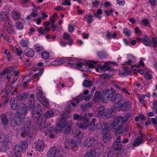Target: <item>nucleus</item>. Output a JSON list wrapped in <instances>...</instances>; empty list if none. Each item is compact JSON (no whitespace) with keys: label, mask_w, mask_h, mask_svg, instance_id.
<instances>
[{"label":"nucleus","mask_w":157,"mask_h":157,"mask_svg":"<svg viewBox=\"0 0 157 157\" xmlns=\"http://www.w3.org/2000/svg\"><path fill=\"white\" fill-rule=\"evenodd\" d=\"M93 115V113H88L83 117L81 121H78L77 124L80 128L83 129H87L88 128L89 130L93 131L98 128V125L99 124L96 125L94 123L89 122L91 119V116Z\"/></svg>","instance_id":"1"},{"label":"nucleus","mask_w":157,"mask_h":157,"mask_svg":"<svg viewBox=\"0 0 157 157\" xmlns=\"http://www.w3.org/2000/svg\"><path fill=\"white\" fill-rule=\"evenodd\" d=\"M97 132H100L103 135V140L105 142L108 141L111 138L109 132V127L105 122H101L98 125Z\"/></svg>","instance_id":"2"},{"label":"nucleus","mask_w":157,"mask_h":157,"mask_svg":"<svg viewBox=\"0 0 157 157\" xmlns=\"http://www.w3.org/2000/svg\"><path fill=\"white\" fill-rule=\"evenodd\" d=\"M63 129L65 133H69L71 130V125L64 119L61 118L57 123L55 131L56 133H59Z\"/></svg>","instance_id":"3"},{"label":"nucleus","mask_w":157,"mask_h":157,"mask_svg":"<svg viewBox=\"0 0 157 157\" xmlns=\"http://www.w3.org/2000/svg\"><path fill=\"white\" fill-rule=\"evenodd\" d=\"M124 122L123 118L121 117H118L114 119L112 126L117 135L120 133L121 136L122 135V128Z\"/></svg>","instance_id":"4"},{"label":"nucleus","mask_w":157,"mask_h":157,"mask_svg":"<svg viewBox=\"0 0 157 157\" xmlns=\"http://www.w3.org/2000/svg\"><path fill=\"white\" fill-rule=\"evenodd\" d=\"M34 96L33 95H31L29 99V105L30 108L32 109L34 108L33 111L32 117L36 118H38L39 120L40 119V117L39 112L41 111V108L40 106L37 105L36 107H34Z\"/></svg>","instance_id":"5"},{"label":"nucleus","mask_w":157,"mask_h":157,"mask_svg":"<svg viewBox=\"0 0 157 157\" xmlns=\"http://www.w3.org/2000/svg\"><path fill=\"white\" fill-rule=\"evenodd\" d=\"M28 143L26 141H22L21 143V146L16 145L14 148V156L15 157H20L21 155V152L25 151L27 149Z\"/></svg>","instance_id":"6"},{"label":"nucleus","mask_w":157,"mask_h":157,"mask_svg":"<svg viewBox=\"0 0 157 157\" xmlns=\"http://www.w3.org/2000/svg\"><path fill=\"white\" fill-rule=\"evenodd\" d=\"M0 142L2 143L0 148V151H6L7 149H9L11 145L10 143L8 141L6 136L3 134H0Z\"/></svg>","instance_id":"7"},{"label":"nucleus","mask_w":157,"mask_h":157,"mask_svg":"<svg viewBox=\"0 0 157 157\" xmlns=\"http://www.w3.org/2000/svg\"><path fill=\"white\" fill-rule=\"evenodd\" d=\"M132 104L130 102H126L123 104H121L120 102H118L113 105V111L116 110H121L123 111L128 110L131 107Z\"/></svg>","instance_id":"8"},{"label":"nucleus","mask_w":157,"mask_h":157,"mask_svg":"<svg viewBox=\"0 0 157 157\" xmlns=\"http://www.w3.org/2000/svg\"><path fill=\"white\" fill-rule=\"evenodd\" d=\"M113 112V109L107 110L105 111L104 108L101 106L98 109L96 112V113L99 117H103L104 115L105 117L108 118L111 117V113Z\"/></svg>","instance_id":"9"},{"label":"nucleus","mask_w":157,"mask_h":157,"mask_svg":"<svg viewBox=\"0 0 157 157\" xmlns=\"http://www.w3.org/2000/svg\"><path fill=\"white\" fill-rule=\"evenodd\" d=\"M140 40L145 45L147 46H152L153 47H155L157 45V39L153 38L151 42L149 37L147 36H145L143 38L140 39Z\"/></svg>","instance_id":"10"},{"label":"nucleus","mask_w":157,"mask_h":157,"mask_svg":"<svg viewBox=\"0 0 157 157\" xmlns=\"http://www.w3.org/2000/svg\"><path fill=\"white\" fill-rule=\"evenodd\" d=\"M60 153L55 147H53L48 151L47 156L48 157H61Z\"/></svg>","instance_id":"11"},{"label":"nucleus","mask_w":157,"mask_h":157,"mask_svg":"<svg viewBox=\"0 0 157 157\" xmlns=\"http://www.w3.org/2000/svg\"><path fill=\"white\" fill-rule=\"evenodd\" d=\"M24 129L25 131L21 134V136L23 137H31L30 134L29 133V130L31 129V123L30 121L26 122L24 123Z\"/></svg>","instance_id":"12"},{"label":"nucleus","mask_w":157,"mask_h":157,"mask_svg":"<svg viewBox=\"0 0 157 157\" xmlns=\"http://www.w3.org/2000/svg\"><path fill=\"white\" fill-rule=\"evenodd\" d=\"M4 29L10 34H13L15 33V30L12 25V22L10 20H8L4 23Z\"/></svg>","instance_id":"13"},{"label":"nucleus","mask_w":157,"mask_h":157,"mask_svg":"<svg viewBox=\"0 0 157 157\" xmlns=\"http://www.w3.org/2000/svg\"><path fill=\"white\" fill-rule=\"evenodd\" d=\"M121 136L120 135L117 136L116 139L115 140L113 143V146L116 150L119 151L121 149L123 146L122 144V143L121 141Z\"/></svg>","instance_id":"14"},{"label":"nucleus","mask_w":157,"mask_h":157,"mask_svg":"<svg viewBox=\"0 0 157 157\" xmlns=\"http://www.w3.org/2000/svg\"><path fill=\"white\" fill-rule=\"evenodd\" d=\"M95 139L93 137H89L84 141L83 144L84 146L89 147L92 146L95 143Z\"/></svg>","instance_id":"15"},{"label":"nucleus","mask_w":157,"mask_h":157,"mask_svg":"<svg viewBox=\"0 0 157 157\" xmlns=\"http://www.w3.org/2000/svg\"><path fill=\"white\" fill-rule=\"evenodd\" d=\"M110 96V91L108 89L104 90L101 94L102 100L104 103L107 102Z\"/></svg>","instance_id":"16"},{"label":"nucleus","mask_w":157,"mask_h":157,"mask_svg":"<svg viewBox=\"0 0 157 157\" xmlns=\"http://www.w3.org/2000/svg\"><path fill=\"white\" fill-rule=\"evenodd\" d=\"M23 120V119L21 117L20 113L19 112H17L14 117V121L16 124L17 126L20 125Z\"/></svg>","instance_id":"17"},{"label":"nucleus","mask_w":157,"mask_h":157,"mask_svg":"<svg viewBox=\"0 0 157 157\" xmlns=\"http://www.w3.org/2000/svg\"><path fill=\"white\" fill-rule=\"evenodd\" d=\"M76 145L75 141L73 140H67L65 142V148L72 149Z\"/></svg>","instance_id":"18"},{"label":"nucleus","mask_w":157,"mask_h":157,"mask_svg":"<svg viewBox=\"0 0 157 157\" xmlns=\"http://www.w3.org/2000/svg\"><path fill=\"white\" fill-rule=\"evenodd\" d=\"M44 141L42 140H38L36 143L35 148L39 151H42L44 149Z\"/></svg>","instance_id":"19"},{"label":"nucleus","mask_w":157,"mask_h":157,"mask_svg":"<svg viewBox=\"0 0 157 157\" xmlns=\"http://www.w3.org/2000/svg\"><path fill=\"white\" fill-rule=\"evenodd\" d=\"M8 73L9 74H11L12 75L14 74L16 75H17L18 74L17 72H16L15 70L12 69V67H11L8 68L6 70L0 73V75H4L5 74Z\"/></svg>","instance_id":"20"},{"label":"nucleus","mask_w":157,"mask_h":157,"mask_svg":"<svg viewBox=\"0 0 157 157\" xmlns=\"http://www.w3.org/2000/svg\"><path fill=\"white\" fill-rule=\"evenodd\" d=\"M46 65L48 66L52 65V66H57L59 65L62 64V61H61V58L56 59L52 61L51 63H49V61H47L45 62Z\"/></svg>","instance_id":"21"},{"label":"nucleus","mask_w":157,"mask_h":157,"mask_svg":"<svg viewBox=\"0 0 157 157\" xmlns=\"http://www.w3.org/2000/svg\"><path fill=\"white\" fill-rule=\"evenodd\" d=\"M50 30V29L47 27H40L37 29L38 32L41 35H44L48 33Z\"/></svg>","instance_id":"22"},{"label":"nucleus","mask_w":157,"mask_h":157,"mask_svg":"<svg viewBox=\"0 0 157 157\" xmlns=\"http://www.w3.org/2000/svg\"><path fill=\"white\" fill-rule=\"evenodd\" d=\"M36 92L37 94L36 97L39 101L44 98L42 95L43 92L42 89L39 86L37 87V90Z\"/></svg>","instance_id":"23"},{"label":"nucleus","mask_w":157,"mask_h":157,"mask_svg":"<svg viewBox=\"0 0 157 157\" xmlns=\"http://www.w3.org/2000/svg\"><path fill=\"white\" fill-rule=\"evenodd\" d=\"M62 64H64L65 65H71L73 64L72 62V58L71 57H62L61 58Z\"/></svg>","instance_id":"24"},{"label":"nucleus","mask_w":157,"mask_h":157,"mask_svg":"<svg viewBox=\"0 0 157 157\" xmlns=\"http://www.w3.org/2000/svg\"><path fill=\"white\" fill-rule=\"evenodd\" d=\"M73 135L77 138L80 139L83 136V134L81 131H78L77 129L75 128L72 130Z\"/></svg>","instance_id":"25"},{"label":"nucleus","mask_w":157,"mask_h":157,"mask_svg":"<svg viewBox=\"0 0 157 157\" xmlns=\"http://www.w3.org/2000/svg\"><path fill=\"white\" fill-rule=\"evenodd\" d=\"M128 60L124 62V64H130L132 63H134L136 61L135 59L132 56H130L129 54L127 55V57Z\"/></svg>","instance_id":"26"},{"label":"nucleus","mask_w":157,"mask_h":157,"mask_svg":"<svg viewBox=\"0 0 157 157\" xmlns=\"http://www.w3.org/2000/svg\"><path fill=\"white\" fill-rule=\"evenodd\" d=\"M25 52L26 55L29 57H32L34 55V52L33 50L29 48H26Z\"/></svg>","instance_id":"27"},{"label":"nucleus","mask_w":157,"mask_h":157,"mask_svg":"<svg viewBox=\"0 0 157 157\" xmlns=\"http://www.w3.org/2000/svg\"><path fill=\"white\" fill-rule=\"evenodd\" d=\"M144 140L141 137H138L134 140L133 144L134 146H136L144 142Z\"/></svg>","instance_id":"28"},{"label":"nucleus","mask_w":157,"mask_h":157,"mask_svg":"<svg viewBox=\"0 0 157 157\" xmlns=\"http://www.w3.org/2000/svg\"><path fill=\"white\" fill-rule=\"evenodd\" d=\"M8 20H10L8 17V16L7 14L4 12H1L0 13V21H5V23L6 21H7Z\"/></svg>","instance_id":"29"},{"label":"nucleus","mask_w":157,"mask_h":157,"mask_svg":"<svg viewBox=\"0 0 157 157\" xmlns=\"http://www.w3.org/2000/svg\"><path fill=\"white\" fill-rule=\"evenodd\" d=\"M63 38V39L69 41L68 44L69 45H71L73 43L72 40L70 36L68 33H64Z\"/></svg>","instance_id":"30"},{"label":"nucleus","mask_w":157,"mask_h":157,"mask_svg":"<svg viewBox=\"0 0 157 157\" xmlns=\"http://www.w3.org/2000/svg\"><path fill=\"white\" fill-rule=\"evenodd\" d=\"M17 101H16L15 98H12L10 101V104L11 108L13 109H15L17 108Z\"/></svg>","instance_id":"31"},{"label":"nucleus","mask_w":157,"mask_h":157,"mask_svg":"<svg viewBox=\"0 0 157 157\" xmlns=\"http://www.w3.org/2000/svg\"><path fill=\"white\" fill-rule=\"evenodd\" d=\"M55 133L54 128L52 127L45 132V134L50 138L53 137Z\"/></svg>","instance_id":"32"},{"label":"nucleus","mask_w":157,"mask_h":157,"mask_svg":"<svg viewBox=\"0 0 157 157\" xmlns=\"http://www.w3.org/2000/svg\"><path fill=\"white\" fill-rule=\"evenodd\" d=\"M12 16L15 20H18L20 18V14L16 11H13L12 13Z\"/></svg>","instance_id":"33"},{"label":"nucleus","mask_w":157,"mask_h":157,"mask_svg":"<svg viewBox=\"0 0 157 157\" xmlns=\"http://www.w3.org/2000/svg\"><path fill=\"white\" fill-rule=\"evenodd\" d=\"M84 157H96V154L94 151H91L86 153Z\"/></svg>","instance_id":"34"},{"label":"nucleus","mask_w":157,"mask_h":157,"mask_svg":"<svg viewBox=\"0 0 157 157\" xmlns=\"http://www.w3.org/2000/svg\"><path fill=\"white\" fill-rule=\"evenodd\" d=\"M73 66V67L75 66L76 68L77 69H79L83 71L84 70V69H83L82 67L85 65L84 63H80L75 64V63H73L72 64Z\"/></svg>","instance_id":"35"},{"label":"nucleus","mask_w":157,"mask_h":157,"mask_svg":"<svg viewBox=\"0 0 157 157\" xmlns=\"http://www.w3.org/2000/svg\"><path fill=\"white\" fill-rule=\"evenodd\" d=\"M27 94L24 93L18 95L17 98L18 100H22L26 99L27 98Z\"/></svg>","instance_id":"36"},{"label":"nucleus","mask_w":157,"mask_h":157,"mask_svg":"<svg viewBox=\"0 0 157 157\" xmlns=\"http://www.w3.org/2000/svg\"><path fill=\"white\" fill-rule=\"evenodd\" d=\"M42 105L45 107H48L49 105V102L47 99L44 97L41 100L39 101Z\"/></svg>","instance_id":"37"},{"label":"nucleus","mask_w":157,"mask_h":157,"mask_svg":"<svg viewBox=\"0 0 157 157\" xmlns=\"http://www.w3.org/2000/svg\"><path fill=\"white\" fill-rule=\"evenodd\" d=\"M141 21L143 25L147 27H150L149 21L147 19L144 18Z\"/></svg>","instance_id":"38"},{"label":"nucleus","mask_w":157,"mask_h":157,"mask_svg":"<svg viewBox=\"0 0 157 157\" xmlns=\"http://www.w3.org/2000/svg\"><path fill=\"white\" fill-rule=\"evenodd\" d=\"M107 63H105L104 64V65H101L99 67H97L96 69V71L100 72H101L105 71V68L106 64H107Z\"/></svg>","instance_id":"39"},{"label":"nucleus","mask_w":157,"mask_h":157,"mask_svg":"<svg viewBox=\"0 0 157 157\" xmlns=\"http://www.w3.org/2000/svg\"><path fill=\"white\" fill-rule=\"evenodd\" d=\"M4 52L6 55V57L8 60L10 61L12 59V56L10 53L9 50L5 49Z\"/></svg>","instance_id":"40"},{"label":"nucleus","mask_w":157,"mask_h":157,"mask_svg":"<svg viewBox=\"0 0 157 157\" xmlns=\"http://www.w3.org/2000/svg\"><path fill=\"white\" fill-rule=\"evenodd\" d=\"M101 93L98 91H96L94 96V100L95 101H98L100 99Z\"/></svg>","instance_id":"41"},{"label":"nucleus","mask_w":157,"mask_h":157,"mask_svg":"<svg viewBox=\"0 0 157 157\" xmlns=\"http://www.w3.org/2000/svg\"><path fill=\"white\" fill-rule=\"evenodd\" d=\"M82 84L85 87H90L92 85V82L90 81L84 80Z\"/></svg>","instance_id":"42"},{"label":"nucleus","mask_w":157,"mask_h":157,"mask_svg":"<svg viewBox=\"0 0 157 157\" xmlns=\"http://www.w3.org/2000/svg\"><path fill=\"white\" fill-rule=\"evenodd\" d=\"M102 13V11L101 9H99L98 10L96 13H94V16L97 18L100 19L101 16H100L101 14Z\"/></svg>","instance_id":"43"},{"label":"nucleus","mask_w":157,"mask_h":157,"mask_svg":"<svg viewBox=\"0 0 157 157\" xmlns=\"http://www.w3.org/2000/svg\"><path fill=\"white\" fill-rule=\"evenodd\" d=\"M79 101L78 98L75 100L71 101L69 102L73 107H75L76 105L79 103Z\"/></svg>","instance_id":"44"},{"label":"nucleus","mask_w":157,"mask_h":157,"mask_svg":"<svg viewBox=\"0 0 157 157\" xmlns=\"http://www.w3.org/2000/svg\"><path fill=\"white\" fill-rule=\"evenodd\" d=\"M123 33L125 36H129L131 33V32L130 30L127 28H124L123 29Z\"/></svg>","instance_id":"45"},{"label":"nucleus","mask_w":157,"mask_h":157,"mask_svg":"<svg viewBox=\"0 0 157 157\" xmlns=\"http://www.w3.org/2000/svg\"><path fill=\"white\" fill-rule=\"evenodd\" d=\"M21 108L19 109V110L22 111V113H26L27 112V108L25 104H22L21 105Z\"/></svg>","instance_id":"46"},{"label":"nucleus","mask_w":157,"mask_h":157,"mask_svg":"<svg viewBox=\"0 0 157 157\" xmlns=\"http://www.w3.org/2000/svg\"><path fill=\"white\" fill-rule=\"evenodd\" d=\"M98 63V61H92L87 63L88 67L91 68H93L95 67L94 64H97Z\"/></svg>","instance_id":"47"},{"label":"nucleus","mask_w":157,"mask_h":157,"mask_svg":"<svg viewBox=\"0 0 157 157\" xmlns=\"http://www.w3.org/2000/svg\"><path fill=\"white\" fill-rule=\"evenodd\" d=\"M91 106V104L88 103L86 105H81V108L83 110H86L90 108Z\"/></svg>","instance_id":"48"},{"label":"nucleus","mask_w":157,"mask_h":157,"mask_svg":"<svg viewBox=\"0 0 157 157\" xmlns=\"http://www.w3.org/2000/svg\"><path fill=\"white\" fill-rule=\"evenodd\" d=\"M83 118V117L80 116L76 113H75L73 115V118L75 120H78V121H81Z\"/></svg>","instance_id":"49"},{"label":"nucleus","mask_w":157,"mask_h":157,"mask_svg":"<svg viewBox=\"0 0 157 157\" xmlns=\"http://www.w3.org/2000/svg\"><path fill=\"white\" fill-rule=\"evenodd\" d=\"M49 53L45 51L43 52L41 54V57L42 58L47 59L49 57Z\"/></svg>","instance_id":"50"},{"label":"nucleus","mask_w":157,"mask_h":157,"mask_svg":"<svg viewBox=\"0 0 157 157\" xmlns=\"http://www.w3.org/2000/svg\"><path fill=\"white\" fill-rule=\"evenodd\" d=\"M1 118L3 124L4 125H6L8 121L6 116L4 115H2Z\"/></svg>","instance_id":"51"},{"label":"nucleus","mask_w":157,"mask_h":157,"mask_svg":"<svg viewBox=\"0 0 157 157\" xmlns=\"http://www.w3.org/2000/svg\"><path fill=\"white\" fill-rule=\"evenodd\" d=\"M34 48L36 51L37 52H40L43 49V48L42 46L39 45L38 44H36L35 45Z\"/></svg>","instance_id":"52"},{"label":"nucleus","mask_w":157,"mask_h":157,"mask_svg":"<svg viewBox=\"0 0 157 157\" xmlns=\"http://www.w3.org/2000/svg\"><path fill=\"white\" fill-rule=\"evenodd\" d=\"M16 28L19 30H22L23 29L24 26L21 23L19 22H17L16 24Z\"/></svg>","instance_id":"53"},{"label":"nucleus","mask_w":157,"mask_h":157,"mask_svg":"<svg viewBox=\"0 0 157 157\" xmlns=\"http://www.w3.org/2000/svg\"><path fill=\"white\" fill-rule=\"evenodd\" d=\"M54 114V112L52 110H49L45 114L46 117L48 118L51 117Z\"/></svg>","instance_id":"54"},{"label":"nucleus","mask_w":157,"mask_h":157,"mask_svg":"<svg viewBox=\"0 0 157 157\" xmlns=\"http://www.w3.org/2000/svg\"><path fill=\"white\" fill-rule=\"evenodd\" d=\"M106 151L107 152L104 154V157H111L112 156L113 153L109 149H107Z\"/></svg>","instance_id":"55"},{"label":"nucleus","mask_w":157,"mask_h":157,"mask_svg":"<svg viewBox=\"0 0 157 157\" xmlns=\"http://www.w3.org/2000/svg\"><path fill=\"white\" fill-rule=\"evenodd\" d=\"M71 108H67L65 111V112L62 115V116L64 117H67V114H69L71 113Z\"/></svg>","instance_id":"56"},{"label":"nucleus","mask_w":157,"mask_h":157,"mask_svg":"<svg viewBox=\"0 0 157 157\" xmlns=\"http://www.w3.org/2000/svg\"><path fill=\"white\" fill-rule=\"evenodd\" d=\"M21 45L24 47H26L28 46L29 44V42L28 41L21 40L20 41Z\"/></svg>","instance_id":"57"},{"label":"nucleus","mask_w":157,"mask_h":157,"mask_svg":"<svg viewBox=\"0 0 157 157\" xmlns=\"http://www.w3.org/2000/svg\"><path fill=\"white\" fill-rule=\"evenodd\" d=\"M70 1V0H63L62 1L61 4L70 6L71 4Z\"/></svg>","instance_id":"58"},{"label":"nucleus","mask_w":157,"mask_h":157,"mask_svg":"<svg viewBox=\"0 0 157 157\" xmlns=\"http://www.w3.org/2000/svg\"><path fill=\"white\" fill-rule=\"evenodd\" d=\"M116 2L117 4L120 6L123 5L125 3L124 0H116Z\"/></svg>","instance_id":"59"},{"label":"nucleus","mask_w":157,"mask_h":157,"mask_svg":"<svg viewBox=\"0 0 157 157\" xmlns=\"http://www.w3.org/2000/svg\"><path fill=\"white\" fill-rule=\"evenodd\" d=\"M14 50L16 52L18 56H21V51L20 49L16 48Z\"/></svg>","instance_id":"60"},{"label":"nucleus","mask_w":157,"mask_h":157,"mask_svg":"<svg viewBox=\"0 0 157 157\" xmlns=\"http://www.w3.org/2000/svg\"><path fill=\"white\" fill-rule=\"evenodd\" d=\"M100 2L98 1H95L92 2L93 6L94 7H97L99 4Z\"/></svg>","instance_id":"61"},{"label":"nucleus","mask_w":157,"mask_h":157,"mask_svg":"<svg viewBox=\"0 0 157 157\" xmlns=\"http://www.w3.org/2000/svg\"><path fill=\"white\" fill-rule=\"evenodd\" d=\"M111 36L112 33H109L108 31L107 32L106 36L107 40H109L112 38Z\"/></svg>","instance_id":"62"},{"label":"nucleus","mask_w":157,"mask_h":157,"mask_svg":"<svg viewBox=\"0 0 157 157\" xmlns=\"http://www.w3.org/2000/svg\"><path fill=\"white\" fill-rule=\"evenodd\" d=\"M113 10L111 9L110 10H106L105 11L106 16H109L113 12Z\"/></svg>","instance_id":"63"},{"label":"nucleus","mask_w":157,"mask_h":157,"mask_svg":"<svg viewBox=\"0 0 157 157\" xmlns=\"http://www.w3.org/2000/svg\"><path fill=\"white\" fill-rule=\"evenodd\" d=\"M74 30V26L71 25H70L68 26V30L69 32H72Z\"/></svg>","instance_id":"64"}]
</instances>
